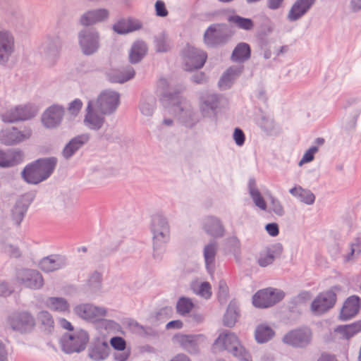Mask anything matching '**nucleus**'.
<instances>
[{
  "label": "nucleus",
  "instance_id": "f257e3e1",
  "mask_svg": "<svg viewBox=\"0 0 361 361\" xmlns=\"http://www.w3.org/2000/svg\"><path fill=\"white\" fill-rule=\"evenodd\" d=\"M118 105V93L109 90L102 92L97 100L88 103L85 124L91 129H99L104 123V116L111 114Z\"/></svg>",
  "mask_w": 361,
  "mask_h": 361
},
{
  "label": "nucleus",
  "instance_id": "f03ea898",
  "mask_svg": "<svg viewBox=\"0 0 361 361\" xmlns=\"http://www.w3.org/2000/svg\"><path fill=\"white\" fill-rule=\"evenodd\" d=\"M150 232L153 245V258L160 261L164 252L165 245L170 239V226L167 219L160 214L152 216Z\"/></svg>",
  "mask_w": 361,
  "mask_h": 361
},
{
  "label": "nucleus",
  "instance_id": "7ed1b4c3",
  "mask_svg": "<svg viewBox=\"0 0 361 361\" xmlns=\"http://www.w3.org/2000/svg\"><path fill=\"white\" fill-rule=\"evenodd\" d=\"M56 164L57 159H35L22 171V178L29 184L37 185L51 176Z\"/></svg>",
  "mask_w": 361,
  "mask_h": 361
},
{
  "label": "nucleus",
  "instance_id": "20e7f679",
  "mask_svg": "<svg viewBox=\"0 0 361 361\" xmlns=\"http://www.w3.org/2000/svg\"><path fill=\"white\" fill-rule=\"evenodd\" d=\"M214 345L220 350H226L242 361H249L250 355L239 343L236 336L229 331H225L219 335Z\"/></svg>",
  "mask_w": 361,
  "mask_h": 361
},
{
  "label": "nucleus",
  "instance_id": "39448f33",
  "mask_svg": "<svg viewBox=\"0 0 361 361\" xmlns=\"http://www.w3.org/2000/svg\"><path fill=\"white\" fill-rule=\"evenodd\" d=\"M89 341L87 332L82 329L76 330L71 334H65L61 338L62 350L66 353L83 351Z\"/></svg>",
  "mask_w": 361,
  "mask_h": 361
},
{
  "label": "nucleus",
  "instance_id": "423d86ee",
  "mask_svg": "<svg viewBox=\"0 0 361 361\" xmlns=\"http://www.w3.org/2000/svg\"><path fill=\"white\" fill-rule=\"evenodd\" d=\"M284 296L283 290L267 288L259 290L253 295L252 303L256 307L267 308L282 300Z\"/></svg>",
  "mask_w": 361,
  "mask_h": 361
},
{
  "label": "nucleus",
  "instance_id": "0eeeda50",
  "mask_svg": "<svg viewBox=\"0 0 361 361\" xmlns=\"http://www.w3.org/2000/svg\"><path fill=\"white\" fill-rule=\"evenodd\" d=\"M336 287L319 293L312 302L311 312L314 315H322L331 309L336 301Z\"/></svg>",
  "mask_w": 361,
  "mask_h": 361
},
{
  "label": "nucleus",
  "instance_id": "6e6552de",
  "mask_svg": "<svg viewBox=\"0 0 361 361\" xmlns=\"http://www.w3.org/2000/svg\"><path fill=\"white\" fill-rule=\"evenodd\" d=\"M312 332L308 327L298 328L288 332L283 338V343L295 348H305L312 341Z\"/></svg>",
  "mask_w": 361,
  "mask_h": 361
},
{
  "label": "nucleus",
  "instance_id": "1a4fd4ad",
  "mask_svg": "<svg viewBox=\"0 0 361 361\" xmlns=\"http://www.w3.org/2000/svg\"><path fill=\"white\" fill-rule=\"evenodd\" d=\"M10 326L20 333L31 331L35 325V318L27 312H17L11 314L8 319Z\"/></svg>",
  "mask_w": 361,
  "mask_h": 361
},
{
  "label": "nucleus",
  "instance_id": "9d476101",
  "mask_svg": "<svg viewBox=\"0 0 361 361\" xmlns=\"http://www.w3.org/2000/svg\"><path fill=\"white\" fill-rule=\"evenodd\" d=\"M183 58L185 70L192 71L202 68L207 60V56L204 51L188 46L184 51Z\"/></svg>",
  "mask_w": 361,
  "mask_h": 361
},
{
  "label": "nucleus",
  "instance_id": "9b49d317",
  "mask_svg": "<svg viewBox=\"0 0 361 361\" xmlns=\"http://www.w3.org/2000/svg\"><path fill=\"white\" fill-rule=\"evenodd\" d=\"M74 312L78 317L86 320H99L106 316V310L103 307L85 303L75 306Z\"/></svg>",
  "mask_w": 361,
  "mask_h": 361
},
{
  "label": "nucleus",
  "instance_id": "f8f14e48",
  "mask_svg": "<svg viewBox=\"0 0 361 361\" xmlns=\"http://www.w3.org/2000/svg\"><path fill=\"white\" fill-rule=\"evenodd\" d=\"M18 280L25 287L32 289H39L44 285L42 274L34 269H22L18 272Z\"/></svg>",
  "mask_w": 361,
  "mask_h": 361
},
{
  "label": "nucleus",
  "instance_id": "ddd939ff",
  "mask_svg": "<svg viewBox=\"0 0 361 361\" xmlns=\"http://www.w3.org/2000/svg\"><path fill=\"white\" fill-rule=\"evenodd\" d=\"M36 114V110L31 106H18L11 109L2 114L4 122L13 123L18 121L27 120L32 118Z\"/></svg>",
  "mask_w": 361,
  "mask_h": 361
},
{
  "label": "nucleus",
  "instance_id": "4468645a",
  "mask_svg": "<svg viewBox=\"0 0 361 361\" xmlns=\"http://www.w3.org/2000/svg\"><path fill=\"white\" fill-rule=\"evenodd\" d=\"M283 252V246L281 243H276L262 249L258 257V264L262 267H265L273 263L276 257H279Z\"/></svg>",
  "mask_w": 361,
  "mask_h": 361
},
{
  "label": "nucleus",
  "instance_id": "2eb2a0df",
  "mask_svg": "<svg viewBox=\"0 0 361 361\" xmlns=\"http://www.w3.org/2000/svg\"><path fill=\"white\" fill-rule=\"evenodd\" d=\"M202 228L205 233L214 238H221L224 235V227L219 218L207 216L202 219Z\"/></svg>",
  "mask_w": 361,
  "mask_h": 361
},
{
  "label": "nucleus",
  "instance_id": "dca6fc26",
  "mask_svg": "<svg viewBox=\"0 0 361 361\" xmlns=\"http://www.w3.org/2000/svg\"><path fill=\"white\" fill-rule=\"evenodd\" d=\"M68 264V259L65 256L51 255L44 257L39 264V268L44 272H51L64 268Z\"/></svg>",
  "mask_w": 361,
  "mask_h": 361
},
{
  "label": "nucleus",
  "instance_id": "f3484780",
  "mask_svg": "<svg viewBox=\"0 0 361 361\" xmlns=\"http://www.w3.org/2000/svg\"><path fill=\"white\" fill-rule=\"evenodd\" d=\"M360 305V298L358 296H350L343 305L340 312V319L346 321L354 317L358 313Z\"/></svg>",
  "mask_w": 361,
  "mask_h": 361
},
{
  "label": "nucleus",
  "instance_id": "a211bd4d",
  "mask_svg": "<svg viewBox=\"0 0 361 361\" xmlns=\"http://www.w3.org/2000/svg\"><path fill=\"white\" fill-rule=\"evenodd\" d=\"M110 351V347L107 342L100 339L94 341L89 348V357L94 361L105 360Z\"/></svg>",
  "mask_w": 361,
  "mask_h": 361
},
{
  "label": "nucleus",
  "instance_id": "6ab92c4d",
  "mask_svg": "<svg viewBox=\"0 0 361 361\" xmlns=\"http://www.w3.org/2000/svg\"><path fill=\"white\" fill-rule=\"evenodd\" d=\"M219 245L216 241L211 240L204 245L203 249V256L205 262V267L210 275L213 274L215 269V257L218 251Z\"/></svg>",
  "mask_w": 361,
  "mask_h": 361
},
{
  "label": "nucleus",
  "instance_id": "aec40b11",
  "mask_svg": "<svg viewBox=\"0 0 361 361\" xmlns=\"http://www.w3.org/2000/svg\"><path fill=\"white\" fill-rule=\"evenodd\" d=\"M75 198L70 190H63L56 194L54 200V207L58 211H64L72 207Z\"/></svg>",
  "mask_w": 361,
  "mask_h": 361
},
{
  "label": "nucleus",
  "instance_id": "412c9836",
  "mask_svg": "<svg viewBox=\"0 0 361 361\" xmlns=\"http://www.w3.org/2000/svg\"><path fill=\"white\" fill-rule=\"evenodd\" d=\"M63 111L57 106L49 108L42 115V121L47 128H54L61 121Z\"/></svg>",
  "mask_w": 361,
  "mask_h": 361
},
{
  "label": "nucleus",
  "instance_id": "4be33fe9",
  "mask_svg": "<svg viewBox=\"0 0 361 361\" xmlns=\"http://www.w3.org/2000/svg\"><path fill=\"white\" fill-rule=\"evenodd\" d=\"M315 0H297L288 12V18L294 21L305 15L314 4Z\"/></svg>",
  "mask_w": 361,
  "mask_h": 361
},
{
  "label": "nucleus",
  "instance_id": "5701e85b",
  "mask_svg": "<svg viewBox=\"0 0 361 361\" xmlns=\"http://www.w3.org/2000/svg\"><path fill=\"white\" fill-rule=\"evenodd\" d=\"M80 44L84 54H91L98 47V35L90 32H85L80 36Z\"/></svg>",
  "mask_w": 361,
  "mask_h": 361
},
{
  "label": "nucleus",
  "instance_id": "b1692460",
  "mask_svg": "<svg viewBox=\"0 0 361 361\" xmlns=\"http://www.w3.org/2000/svg\"><path fill=\"white\" fill-rule=\"evenodd\" d=\"M30 203L25 198L18 199L11 211V219L14 224L19 226L27 211Z\"/></svg>",
  "mask_w": 361,
  "mask_h": 361
},
{
  "label": "nucleus",
  "instance_id": "393cba45",
  "mask_svg": "<svg viewBox=\"0 0 361 361\" xmlns=\"http://www.w3.org/2000/svg\"><path fill=\"white\" fill-rule=\"evenodd\" d=\"M14 41L11 35L0 31V61L8 59L13 50Z\"/></svg>",
  "mask_w": 361,
  "mask_h": 361
},
{
  "label": "nucleus",
  "instance_id": "a878e982",
  "mask_svg": "<svg viewBox=\"0 0 361 361\" xmlns=\"http://www.w3.org/2000/svg\"><path fill=\"white\" fill-rule=\"evenodd\" d=\"M102 288V274L98 271H93L90 273L84 284V288L86 292L90 293H96L101 290Z\"/></svg>",
  "mask_w": 361,
  "mask_h": 361
},
{
  "label": "nucleus",
  "instance_id": "bb28decb",
  "mask_svg": "<svg viewBox=\"0 0 361 361\" xmlns=\"http://www.w3.org/2000/svg\"><path fill=\"white\" fill-rule=\"evenodd\" d=\"M109 13L106 9H98L85 13L80 18L81 24L90 25L107 18Z\"/></svg>",
  "mask_w": 361,
  "mask_h": 361
},
{
  "label": "nucleus",
  "instance_id": "cd10ccee",
  "mask_svg": "<svg viewBox=\"0 0 361 361\" xmlns=\"http://www.w3.org/2000/svg\"><path fill=\"white\" fill-rule=\"evenodd\" d=\"M248 192L252 199L255 204L262 210L267 209V204L262 196L259 190L257 188L256 180L255 178H251L248 181Z\"/></svg>",
  "mask_w": 361,
  "mask_h": 361
},
{
  "label": "nucleus",
  "instance_id": "c85d7f7f",
  "mask_svg": "<svg viewBox=\"0 0 361 361\" xmlns=\"http://www.w3.org/2000/svg\"><path fill=\"white\" fill-rule=\"evenodd\" d=\"M289 192L306 204L311 205L314 202V195L310 190L304 189L301 186H295L290 189Z\"/></svg>",
  "mask_w": 361,
  "mask_h": 361
},
{
  "label": "nucleus",
  "instance_id": "c756f323",
  "mask_svg": "<svg viewBox=\"0 0 361 361\" xmlns=\"http://www.w3.org/2000/svg\"><path fill=\"white\" fill-rule=\"evenodd\" d=\"M239 315V310L235 301L230 302L224 314L223 323L224 326L232 327L235 325Z\"/></svg>",
  "mask_w": 361,
  "mask_h": 361
},
{
  "label": "nucleus",
  "instance_id": "7c9ffc66",
  "mask_svg": "<svg viewBox=\"0 0 361 361\" xmlns=\"http://www.w3.org/2000/svg\"><path fill=\"white\" fill-rule=\"evenodd\" d=\"M88 140V136L86 135H81L72 139L63 149V155L66 157H70L73 155L83 144Z\"/></svg>",
  "mask_w": 361,
  "mask_h": 361
},
{
  "label": "nucleus",
  "instance_id": "2f4dec72",
  "mask_svg": "<svg viewBox=\"0 0 361 361\" xmlns=\"http://www.w3.org/2000/svg\"><path fill=\"white\" fill-rule=\"evenodd\" d=\"M46 305L50 310L59 312H64L69 310V304L63 298H48L46 300Z\"/></svg>",
  "mask_w": 361,
  "mask_h": 361
},
{
  "label": "nucleus",
  "instance_id": "473e14b6",
  "mask_svg": "<svg viewBox=\"0 0 361 361\" xmlns=\"http://www.w3.org/2000/svg\"><path fill=\"white\" fill-rule=\"evenodd\" d=\"M275 333L269 326L265 324L259 325L255 331V337L257 343H264L271 340Z\"/></svg>",
  "mask_w": 361,
  "mask_h": 361
},
{
  "label": "nucleus",
  "instance_id": "72a5a7b5",
  "mask_svg": "<svg viewBox=\"0 0 361 361\" xmlns=\"http://www.w3.org/2000/svg\"><path fill=\"white\" fill-rule=\"evenodd\" d=\"M250 56V47L245 42L239 43L234 49L231 58L235 61H244Z\"/></svg>",
  "mask_w": 361,
  "mask_h": 361
},
{
  "label": "nucleus",
  "instance_id": "f704fd0d",
  "mask_svg": "<svg viewBox=\"0 0 361 361\" xmlns=\"http://www.w3.org/2000/svg\"><path fill=\"white\" fill-rule=\"evenodd\" d=\"M241 71L242 68L234 67H231L228 68L219 80V87L224 89L229 87L231 86V82L240 75Z\"/></svg>",
  "mask_w": 361,
  "mask_h": 361
},
{
  "label": "nucleus",
  "instance_id": "c9c22d12",
  "mask_svg": "<svg viewBox=\"0 0 361 361\" xmlns=\"http://www.w3.org/2000/svg\"><path fill=\"white\" fill-rule=\"evenodd\" d=\"M360 331H361V321L348 325L338 326L336 329V331L343 335L345 338H349L353 336Z\"/></svg>",
  "mask_w": 361,
  "mask_h": 361
},
{
  "label": "nucleus",
  "instance_id": "e433bc0d",
  "mask_svg": "<svg viewBox=\"0 0 361 361\" xmlns=\"http://www.w3.org/2000/svg\"><path fill=\"white\" fill-rule=\"evenodd\" d=\"M147 48L145 43L136 42L132 47L129 54V59L131 63H137L145 56Z\"/></svg>",
  "mask_w": 361,
  "mask_h": 361
},
{
  "label": "nucleus",
  "instance_id": "4c0bfd02",
  "mask_svg": "<svg viewBox=\"0 0 361 361\" xmlns=\"http://www.w3.org/2000/svg\"><path fill=\"white\" fill-rule=\"evenodd\" d=\"M204 41L208 46H213L219 42V32L216 25H211L206 30L204 36Z\"/></svg>",
  "mask_w": 361,
  "mask_h": 361
},
{
  "label": "nucleus",
  "instance_id": "58836bf2",
  "mask_svg": "<svg viewBox=\"0 0 361 361\" xmlns=\"http://www.w3.org/2000/svg\"><path fill=\"white\" fill-rule=\"evenodd\" d=\"M228 21L238 27L245 30H250L254 26V23L251 19L243 18L239 16H232L229 17Z\"/></svg>",
  "mask_w": 361,
  "mask_h": 361
},
{
  "label": "nucleus",
  "instance_id": "ea45409f",
  "mask_svg": "<svg viewBox=\"0 0 361 361\" xmlns=\"http://www.w3.org/2000/svg\"><path fill=\"white\" fill-rule=\"evenodd\" d=\"M194 304L191 299L181 297L177 302L176 310L179 314L185 315L192 310Z\"/></svg>",
  "mask_w": 361,
  "mask_h": 361
},
{
  "label": "nucleus",
  "instance_id": "a19ab883",
  "mask_svg": "<svg viewBox=\"0 0 361 361\" xmlns=\"http://www.w3.org/2000/svg\"><path fill=\"white\" fill-rule=\"evenodd\" d=\"M29 136L30 133H28L27 135H25L22 134L20 132L18 131L17 130L13 129L12 131L8 133L6 135H4L2 140L5 144L12 145L23 141Z\"/></svg>",
  "mask_w": 361,
  "mask_h": 361
},
{
  "label": "nucleus",
  "instance_id": "79ce46f5",
  "mask_svg": "<svg viewBox=\"0 0 361 361\" xmlns=\"http://www.w3.org/2000/svg\"><path fill=\"white\" fill-rule=\"evenodd\" d=\"M139 28V26L133 25L130 20H119L114 25V30L118 34H126Z\"/></svg>",
  "mask_w": 361,
  "mask_h": 361
},
{
  "label": "nucleus",
  "instance_id": "37998d69",
  "mask_svg": "<svg viewBox=\"0 0 361 361\" xmlns=\"http://www.w3.org/2000/svg\"><path fill=\"white\" fill-rule=\"evenodd\" d=\"M182 346L190 353L195 354L198 352V346L192 336H183L180 338Z\"/></svg>",
  "mask_w": 361,
  "mask_h": 361
},
{
  "label": "nucleus",
  "instance_id": "c03bdc74",
  "mask_svg": "<svg viewBox=\"0 0 361 361\" xmlns=\"http://www.w3.org/2000/svg\"><path fill=\"white\" fill-rule=\"evenodd\" d=\"M37 319L42 325L44 326L45 330L49 332L54 327V319L51 314L47 311H41L37 315Z\"/></svg>",
  "mask_w": 361,
  "mask_h": 361
},
{
  "label": "nucleus",
  "instance_id": "a18cd8bd",
  "mask_svg": "<svg viewBox=\"0 0 361 361\" xmlns=\"http://www.w3.org/2000/svg\"><path fill=\"white\" fill-rule=\"evenodd\" d=\"M270 200L271 209L272 210V212L275 214L279 216H282L284 214V209L280 201L272 196L270 197Z\"/></svg>",
  "mask_w": 361,
  "mask_h": 361
},
{
  "label": "nucleus",
  "instance_id": "49530a36",
  "mask_svg": "<svg viewBox=\"0 0 361 361\" xmlns=\"http://www.w3.org/2000/svg\"><path fill=\"white\" fill-rule=\"evenodd\" d=\"M111 345L116 350L123 351L126 348V341L119 336H115L110 340Z\"/></svg>",
  "mask_w": 361,
  "mask_h": 361
},
{
  "label": "nucleus",
  "instance_id": "de8ad7c7",
  "mask_svg": "<svg viewBox=\"0 0 361 361\" xmlns=\"http://www.w3.org/2000/svg\"><path fill=\"white\" fill-rule=\"evenodd\" d=\"M199 295L203 298L208 299L212 295L211 286L209 282H203L200 284L199 290L197 292Z\"/></svg>",
  "mask_w": 361,
  "mask_h": 361
},
{
  "label": "nucleus",
  "instance_id": "09e8293b",
  "mask_svg": "<svg viewBox=\"0 0 361 361\" xmlns=\"http://www.w3.org/2000/svg\"><path fill=\"white\" fill-rule=\"evenodd\" d=\"M156 14L160 17H165L168 15V11L164 1L158 0L155 4Z\"/></svg>",
  "mask_w": 361,
  "mask_h": 361
},
{
  "label": "nucleus",
  "instance_id": "8fccbe9b",
  "mask_svg": "<svg viewBox=\"0 0 361 361\" xmlns=\"http://www.w3.org/2000/svg\"><path fill=\"white\" fill-rule=\"evenodd\" d=\"M126 72H127V74L126 76H120V75L115 76L111 78V80L113 82L123 83V82L131 79L132 78H133V76L135 75V71L133 68L128 69Z\"/></svg>",
  "mask_w": 361,
  "mask_h": 361
},
{
  "label": "nucleus",
  "instance_id": "3c124183",
  "mask_svg": "<svg viewBox=\"0 0 361 361\" xmlns=\"http://www.w3.org/2000/svg\"><path fill=\"white\" fill-rule=\"evenodd\" d=\"M161 100L164 104L166 106H175L179 103V98L176 94L164 95Z\"/></svg>",
  "mask_w": 361,
  "mask_h": 361
},
{
  "label": "nucleus",
  "instance_id": "603ef678",
  "mask_svg": "<svg viewBox=\"0 0 361 361\" xmlns=\"http://www.w3.org/2000/svg\"><path fill=\"white\" fill-rule=\"evenodd\" d=\"M233 139L238 146H242L245 142V134L243 130L236 128L234 130Z\"/></svg>",
  "mask_w": 361,
  "mask_h": 361
},
{
  "label": "nucleus",
  "instance_id": "864d4df0",
  "mask_svg": "<svg viewBox=\"0 0 361 361\" xmlns=\"http://www.w3.org/2000/svg\"><path fill=\"white\" fill-rule=\"evenodd\" d=\"M361 246V239L360 238H356L353 240V241L350 243V252L347 255L346 260H350L351 257L355 253L356 247H360Z\"/></svg>",
  "mask_w": 361,
  "mask_h": 361
},
{
  "label": "nucleus",
  "instance_id": "5fc2aeb1",
  "mask_svg": "<svg viewBox=\"0 0 361 361\" xmlns=\"http://www.w3.org/2000/svg\"><path fill=\"white\" fill-rule=\"evenodd\" d=\"M82 106V102L81 100L76 99L71 104L68 108V111L72 114H77Z\"/></svg>",
  "mask_w": 361,
  "mask_h": 361
},
{
  "label": "nucleus",
  "instance_id": "6e6d98bb",
  "mask_svg": "<svg viewBox=\"0 0 361 361\" xmlns=\"http://www.w3.org/2000/svg\"><path fill=\"white\" fill-rule=\"evenodd\" d=\"M265 229L267 231V233L271 236H273V237L276 236L279 233V226L276 223H269V224H267L265 226Z\"/></svg>",
  "mask_w": 361,
  "mask_h": 361
},
{
  "label": "nucleus",
  "instance_id": "4d7b16f0",
  "mask_svg": "<svg viewBox=\"0 0 361 361\" xmlns=\"http://www.w3.org/2000/svg\"><path fill=\"white\" fill-rule=\"evenodd\" d=\"M228 286L225 281L221 280L219 282V296L225 298L228 293Z\"/></svg>",
  "mask_w": 361,
  "mask_h": 361
},
{
  "label": "nucleus",
  "instance_id": "13d9d810",
  "mask_svg": "<svg viewBox=\"0 0 361 361\" xmlns=\"http://www.w3.org/2000/svg\"><path fill=\"white\" fill-rule=\"evenodd\" d=\"M169 49V45L167 44L164 38H160L157 41V49L159 52L166 51Z\"/></svg>",
  "mask_w": 361,
  "mask_h": 361
},
{
  "label": "nucleus",
  "instance_id": "bf43d9fd",
  "mask_svg": "<svg viewBox=\"0 0 361 361\" xmlns=\"http://www.w3.org/2000/svg\"><path fill=\"white\" fill-rule=\"evenodd\" d=\"M204 319V317L199 313H195L189 316L188 322L192 325L201 323Z\"/></svg>",
  "mask_w": 361,
  "mask_h": 361
},
{
  "label": "nucleus",
  "instance_id": "052dcab7",
  "mask_svg": "<svg viewBox=\"0 0 361 361\" xmlns=\"http://www.w3.org/2000/svg\"><path fill=\"white\" fill-rule=\"evenodd\" d=\"M183 327V323L180 320H173L167 323L166 325V329H180Z\"/></svg>",
  "mask_w": 361,
  "mask_h": 361
},
{
  "label": "nucleus",
  "instance_id": "680f3d73",
  "mask_svg": "<svg viewBox=\"0 0 361 361\" xmlns=\"http://www.w3.org/2000/svg\"><path fill=\"white\" fill-rule=\"evenodd\" d=\"M6 252L12 257L18 258L20 256V252L19 249L13 245H9L6 249Z\"/></svg>",
  "mask_w": 361,
  "mask_h": 361
},
{
  "label": "nucleus",
  "instance_id": "e2e57ef3",
  "mask_svg": "<svg viewBox=\"0 0 361 361\" xmlns=\"http://www.w3.org/2000/svg\"><path fill=\"white\" fill-rule=\"evenodd\" d=\"M0 361H8L5 345L0 341Z\"/></svg>",
  "mask_w": 361,
  "mask_h": 361
},
{
  "label": "nucleus",
  "instance_id": "0e129e2a",
  "mask_svg": "<svg viewBox=\"0 0 361 361\" xmlns=\"http://www.w3.org/2000/svg\"><path fill=\"white\" fill-rule=\"evenodd\" d=\"M16 159H0V166L3 168L11 167L16 164Z\"/></svg>",
  "mask_w": 361,
  "mask_h": 361
},
{
  "label": "nucleus",
  "instance_id": "69168bd1",
  "mask_svg": "<svg viewBox=\"0 0 361 361\" xmlns=\"http://www.w3.org/2000/svg\"><path fill=\"white\" fill-rule=\"evenodd\" d=\"M59 324H60L61 326L64 329H68L69 331L73 330V326H72L71 322H69L68 321H67L65 319H60Z\"/></svg>",
  "mask_w": 361,
  "mask_h": 361
},
{
  "label": "nucleus",
  "instance_id": "338daca9",
  "mask_svg": "<svg viewBox=\"0 0 361 361\" xmlns=\"http://www.w3.org/2000/svg\"><path fill=\"white\" fill-rule=\"evenodd\" d=\"M318 151L317 147H311L304 154L302 158H314L315 153Z\"/></svg>",
  "mask_w": 361,
  "mask_h": 361
},
{
  "label": "nucleus",
  "instance_id": "774afa93",
  "mask_svg": "<svg viewBox=\"0 0 361 361\" xmlns=\"http://www.w3.org/2000/svg\"><path fill=\"white\" fill-rule=\"evenodd\" d=\"M171 361H190V360L184 354H178Z\"/></svg>",
  "mask_w": 361,
  "mask_h": 361
}]
</instances>
